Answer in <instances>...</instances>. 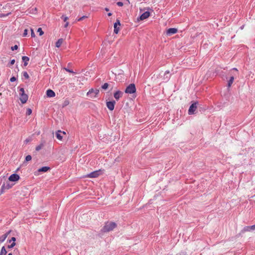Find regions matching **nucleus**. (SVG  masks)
<instances>
[{
  "instance_id": "nucleus-49",
  "label": "nucleus",
  "mask_w": 255,
  "mask_h": 255,
  "mask_svg": "<svg viewBox=\"0 0 255 255\" xmlns=\"http://www.w3.org/2000/svg\"><path fill=\"white\" fill-rule=\"evenodd\" d=\"M16 71H19V68H18V67L17 66H16Z\"/></svg>"
},
{
  "instance_id": "nucleus-39",
  "label": "nucleus",
  "mask_w": 255,
  "mask_h": 255,
  "mask_svg": "<svg viewBox=\"0 0 255 255\" xmlns=\"http://www.w3.org/2000/svg\"><path fill=\"white\" fill-rule=\"evenodd\" d=\"M27 32H28V30L27 29H25L24 30V32L23 33V37H25L27 36Z\"/></svg>"
},
{
  "instance_id": "nucleus-37",
  "label": "nucleus",
  "mask_w": 255,
  "mask_h": 255,
  "mask_svg": "<svg viewBox=\"0 0 255 255\" xmlns=\"http://www.w3.org/2000/svg\"><path fill=\"white\" fill-rule=\"evenodd\" d=\"M17 79V78L14 77V76H12L10 78V81L11 82H13L14 81H15Z\"/></svg>"
},
{
  "instance_id": "nucleus-35",
  "label": "nucleus",
  "mask_w": 255,
  "mask_h": 255,
  "mask_svg": "<svg viewBox=\"0 0 255 255\" xmlns=\"http://www.w3.org/2000/svg\"><path fill=\"white\" fill-rule=\"evenodd\" d=\"M30 31H31V36L32 37H35V33L34 32V30L32 28H31L30 29Z\"/></svg>"
},
{
  "instance_id": "nucleus-27",
  "label": "nucleus",
  "mask_w": 255,
  "mask_h": 255,
  "mask_svg": "<svg viewBox=\"0 0 255 255\" xmlns=\"http://www.w3.org/2000/svg\"><path fill=\"white\" fill-rule=\"evenodd\" d=\"M22 76L26 79H28L29 78V76L26 71H23L22 72Z\"/></svg>"
},
{
  "instance_id": "nucleus-32",
  "label": "nucleus",
  "mask_w": 255,
  "mask_h": 255,
  "mask_svg": "<svg viewBox=\"0 0 255 255\" xmlns=\"http://www.w3.org/2000/svg\"><path fill=\"white\" fill-rule=\"evenodd\" d=\"M18 46L17 45H15L14 46H11V48H10V49L12 50V51H14L15 50H17L18 49Z\"/></svg>"
},
{
  "instance_id": "nucleus-1",
  "label": "nucleus",
  "mask_w": 255,
  "mask_h": 255,
  "mask_svg": "<svg viewBox=\"0 0 255 255\" xmlns=\"http://www.w3.org/2000/svg\"><path fill=\"white\" fill-rule=\"evenodd\" d=\"M117 227V225L114 222H107L104 227L101 229L100 232L102 234L108 233L113 231Z\"/></svg>"
},
{
  "instance_id": "nucleus-6",
  "label": "nucleus",
  "mask_w": 255,
  "mask_h": 255,
  "mask_svg": "<svg viewBox=\"0 0 255 255\" xmlns=\"http://www.w3.org/2000/svg\"><path fill=\"white\" fill-rule=\"evenodd\" d=\"M102 171L101 169L96 170L86 175L87 177L89 178H96L102 174Z\"/></svg>"
},
{
  "instance_id": "nucleus-8",
  "label": "nucleus",
  "mask_w": 255,
  "mask_h": 255,
  "mask_svg": "<svg viewBox=\"0 0 255 255\" xmlns=\"http://www.w3.org/2000/svg\"><path fill=\"white\" fill-rule=\"evenodd\" d=\"M121 25L120 20L119 19H117L116 21L114 24V32L116 34L118 33L120 31V27L119 26Z\"/></svg>"
},
{
  "instance_id": "nucleus-4",
  "label": "nucleus",
  "mask_w": 255,
  "mask_h": 255,
  "mask_svg": "<svg viewBox=\"0 0 255 255\" xmlns=\"http://www.w3.org/2000/svg\"><path fill=\"white\" fill-rule=\"evenodd\" d=\"M99 94V90L97 89H90L87 93V96L91 98H95L98 97Z\"/></svg>"
},
{
  "instance_id": "nucleus-16",
  "label": "nucleus",
  "mask_w": 255,
  "mask_h": 255,
  "mask_svg": "<svg viewBox=\"0 0 255 255\" xmlns=\"http://www.w3.org/2000/svg\"><path fill=\"white\" fill-rule=\"evenodd\" d=\"M50 170V167L49 166H43L38 169L37 171L39 172H46Z\"/></svg>"
},
{
  "instance_id": "nucleus-20",
  "label": "nucleus",
  "mask_w": 255,
  "mask_h": 255,
  "mask_svg": "<svg viewBox=\"0 0 255 255\" xmlns=\"http://www.w3.org/2000/svg\"><path fill=\"white\" fill-rule=\"evenodd\" d=\"M234 80V77L231 76L229 79V80L228 82V87H231V85L233 84Z\"/></svg>"
},
{
  "instance_id": "nucleus-43",
  "label": "nucleus",
  "mask_w": 255,
  "mask_h": 255,
  "mask_svg": "<svg viewBox=\"0 0 255 255\" xmlns=\"http://www.w3.org/2000/svg\"><path fill=\"white\" fill-rule=\"evenodd\" d=\"M250 229L251 231L255 230V225L250 226Z\"/></svg>"
},
{
  "instance_id": "nucleus-52",
  "label": "nucleus",
  "mask_w": 255,
  "mask_h": 255,
  "mask_svg": "<svg viewBox=\"0 0 255 255\" xmlns=\"http://www.w3.org/2000/svg\"><path fill=\"white\" fill-rule=\"evenodd\" d=\"M8 255H12L11 253H9Z\"/></svg>"
},
{
  "instance_id": "nucleus-3",
  "label": "nucleus",
  "mask_w": 255,
  "mask_h": 255,
  "mask_svg": "<svg viewBox=\"0 0 255 255\" xmlns=\"http://www.w3.org/2000/svg\"><path fill=\"white\" fill-rule=\"evenodd\" d=\"M19 88V95H20V101L22 104H25L28 100V96L26 94L24 93V89L23 88Z\"/></svg>"
},
{
  "instance_id": "nucleus-47",
  "label": "nucleus",
  "mask_w": 255,
  "mask_h": 255,
  "mask_svg": "<svg viewBox=\"0 0 255 255\" xmlns=\"http://www.w3.org/2000/svg\"><path fill=\"white\" fill-rule=\"evenodd\" d=\"M105 10L106 11H108L109 10V8H108V7H106V8H105Z\"/></svg>"
},
{
  "instance_id": "nucleus-29",
  "label": "nucleus",
  "mask_w": 255,
  "mask_h": 255,
  "mask_svg": "<svg viewBox=\"0 0 255 255\" xmlns=\"http://www.w3.org/2000/svg\"><path fill=\"white\" fill-rule=\"evenodd\" d=\"M31 159H32L31 156L30 155H28L25 157V161H26V162L29 161L31 160Z\"/></svg>"
},
{
  "instance_id": "nucleus-40",
  "label": "nucleus",
  "mask_w": 255,
  "mask_h": 255,
  "mask_svg": "<svg viewBox=\"0 0 255 255\" xmlns=\"http://www.w3.org/2000/svg\"><path fill=\"white\" fill-rule=\"evenodd\" d=\"M64 69L68 72L72 73H75V72H74V71L72 70L69 69L67 68H64Z\"/></svg>"
},
{
  "instance_id": "nucleus-30",
  "label": "nucleus",
  "mask_w": 255,
  "mask_h": 255,
  "mask_svg": "<svg viewBox=\"0 0 255 255\" xmlns=\"http://www.w3.org/2000/svg\"><path fill=\"white\" fill-rule=\"evenodd\" d=\"M37 32L39 33L40 36L42 35L44 33V32L43 31L42 28L40 27L38 28Z\"/></svg>"
},
{
  "instance_id": "nucleus-42",
  "label": "nucleus",
  "mask_w": 255,
  "mask_h": 255,
  "mask_svg": "<svg viewBox=\"0 0 255 255\" xmlns=\"http://www.w3.org/2000/svg\"><path fill=\"white\" fill-rule=\"evenodd\" d=\"M117 4L119 6H123V2L121 1H119L117 3Z\"/></svg>"
},
{
  "instance_id": "nucleus-31",
  "label": "nucleus",
  "mask_w": 255,
  "mask_h": 255,
  "mask_svg": "<svg viewBox=\"0 0 255 255\" xmlns=\"http://www.w3.org/2000/svg\"><path fill=\"white\" fill-rule=\"evenodd\" d=\"M61 18L62 19H63L64 21H66V20L68 19V17L66 16V15H62L61 16Z\"/></svg>"
},
{
  "instance_id": "nucleus-25",
  "label": "nucleus",
  "mask_w": 255,
  "mask_h": 255,
  "mask_svg": "<svg viewBox=\"0 0 255 255\" xmlns=\"http://www.w3.org/2000/svg\"><path fill=\"white\" fill-rule=\"evenodd\" d=\"M109 85L108 83H105L101 86V88L104 90H107L109 87Z\"/></svg>"
},
{
  "instance_id": "nucleus-15",
  "label": "nucleus",
  "mask_w": 255,
  "mask_h": 255,
  "mask_svg": "<svg viewBox=\"0 0 255 255\" xmlns=\"http://www.w3.org/2000/svg\"><path fill=\"white\" fill-rule=\"evenodd\" d=\"M46 95L47 97L52 98L55 96V93L52 90L48 89L46 91Z\"/></svg>"
},
{
  "instance_id": "nucleus-24",
  "label": "nucleus",
  "mask_w": 255,
  "mask_h": 255,
  "mask_svg": "<svg viewBox=\"0 0 255 255\" xmlns=\"http://www.w3.org/2000/svg\"><path fill=\"white\" fill-rule=\"evenodd\" d=\"M43 146H44V144L43 143H41L36 146L35 150L38 151L40 150Z\"/></svg>"
},
{
  "instance_id": "nucleus-19",
  "label": "nucleus",
  "mask_w": 255,
  "mask_h": 255,
  "mask_svg": "<svg viewBox=\"0 0 255 255\" xmlns=\"http://www.w3.org/2000/svg\"><path fill=\"white\" fill-rule=\"evenodd\" d=\"M63 41V39L62 38L59 39L55 43V46L57 48H59L61 46Z\"/></svg>"
},
{
  "instance_id": "nucleus-38",
  "label": "nucleus",
  "mask_w": 255,
  "mask_h": 255,
  "mask_svg": "<svg viewBox=\"0 0 255 255\" xmlns=\"http://www.w3.org/2000/svg\"><path fill=\"white\" fill-rule=\"evenodd\" d=\"M32 113V110L31 109L28 108L27 109L26 115H30Z\"/></svg>"
},
{
  "instance_id": "nucleus-46",
  "label": "nucleus",
  "mask_w": 255,
  "mask_h": 255,
  "mask_svg": "<svg viewBox=\"0 0 255 255\" xmlns=\"http://www.w3.org/2000/svg\"><path fill=\"white\" fill-rule=\"evenodd\" d=\"M112 15V13H111V12H109V13H108V16H110Z\"/></svg>"
},
{
  "instance_id": "nucleus-51",
  "label": "nucleus",
  "mask_w": 255,
  "mask_h": 255,
  "mask_svg": "<svg viewBox=\"0 0 255 255\" xmlns=\"http://www.w3.org/2000/svg\"><path fill=\"white\" fill-rule=\"evenodd\" d=\"M36 10H37L36 8H35L34 9V11H36Z\"/></svg>"
},
{
  "instance_id": "nucleus-2",
  "label": "nucleus",
  "mask_w": 255,
  "mask_h": 255,
  "mask_svg": "<svg viewBox=\"0 0 255 255\" xmlns=\"http://www.w3.org/2000/svg\"><path fill=\"white\" fill-rule=\"evenodd\" d=\"M11 14V6L10 3L5 4L0 9V17L7 16Z\"/></svg>"
},
{
  "instance_id": "nucleus-21",
  "label": "nucleus",
  "mask_w": 255,
  "mask_h": 255,
  "mask_svg": "<svg viewBox=\"0 0 255 255\" xmlns=\"http://www.w3.org/2000/svg\"><path fill=\"white\" fill-rule=\"evenodd\" d=\"M61 132V130H58L56 133V137H57V139H58L59 140H62V136L60 134Z\"/></svg>"
},
{
  "instance_id": "nucleus-14",
  "label": "nucleus",
  "mask_w": 255,
  "mask_h": 255,
  "mask_svg": "<svg viewBox=\"0 0 255 255\" xmlns=\"http://www.w3.org/2000/svg\"><path fill=\"white\" fill-rule=\"evenodd\" d=\"M171 74H170V72L169 70H166L165 72H164V75H163V79L166 80V81H168L170 78V76H171Z\"/></svg>"
},
{
  "instance_id": "nucleus-13",
  "label": "nucleus",
  "mask_w": 255,
  "mask_h": 255,
  "mask_svg": "<svg viewBox=\"0 0 255 255\" xmlns=\"http://www.w3.org/2000/svg\"><path fill=\"white\" fill-rule=\"evenodd\" d=\"M123 92L118 90L114 94V97L117 101H118L123 95Z\"/></svg>"
},
{
  "instance_id": "nucleus-22",
  "label": "nucleus",
  "mask_w": 255,
  "mask_h": 255,
  "mask_svg": "<svg viewBox=\"0 0 255 255\" xmlns=\"http://www.w3.org/2000/svg\"><path fill=\"white\" fill-rule=\"evenodd\" d=\"M251 230L250 229V226H245L244 227L243 230H242V233H245L246 232H251Z\"/></svg>"
},
{
  "instance_id": "nucleus-28",
  "label": "nucleus",
  "mask_w": 255,
  "mask_h": 255,
  "mask_svg": "<svg viewBox=\"0 0 255 255\" xmlns=\"http://www.w3.org/2000/svg\"><path fill=\"white\" fill-rule=\"evenodd\" d=\"M13 185V184H10L9 183H7L6 184H5V188H6V189H9L12 188Z\"/></svg>"
},
{
  "instance_id": "nucleus-23",
  "label": "nucleus",
  "mask_w": 255,
  "mask_h": 255,
  "mask_svg": "<svg viewBox=\"0 0 255 255\" xmlns=\"http://www.w3.org/2000/svg\"><path fill=\"white\" fill-rule=\"evenodd\" d=\"M7 251H6L5 247L3 246L1 248L0 252V255H6Z\"/></svg>"
},
{
  "instance_id": "nucleus-26",
  "label": "nucleus",
  "mask_w": 255,
  "mask_h": 255,
  "mask_svg": "<svg viewBox=\"0 0 255 255\" xmlns=\"http://www.w3.org/2000/svg\"><path fill=\"white\" fill-rule=\"evenodd\" d=\"M6 188H5V183H3L0 189V195L3 194L4 192V190Z\"/></svg>"
},
{
  "instance_id": "nucleus-7",
  "label": "nucleus",
  "mask_w": 255,
  "mask_h": 255,
  "mask_svg": "<svg viewBox=\"0 0 255 255\" xmlns=\"http://www.w3.org/2000/svg\"><path fill=\"white\" fill-rule=\"evenodd\" d=\"M198 103L197 102H194L192 103L188 110V114L189 115H193L195 114V112L196 110L197 109V105Z\"/></svg>"
},
{
  "instance_id": "nucleus-17",
  "label": "nucleus",
  "mask_w": 255,
  "mask_h": 255,
  "mask_svg": "<svg viewBox=\"0 0 255 255\" xmlns=\"http://www.w3.org/2000/svg\"><path fill=\"white\" fill-rule=\"evenodd\" d=\"M11 231H9L7 232H6L5 234L2 235L0 237V243H2L4 241V240L6 239L8 235L10 233Z\"/></svg>"
},
{
  "instance_id": "nucleus-12",
  "label": "nucleus",
  "mask_w": 255,
  "mask_h": 255,
  "mask_svg": "<svg viewBox=\"0 0 255 255\" xmlns=\"http://www.w3.org/2000/svg\"><path fill=\"white\" fill-rule=\"evenodd\" d=\"M177 31V29L176 28H170L167 30L166 34L167 35L170 36L172 34L176 33Z\"/></svg>"
},
{
  "instance_id": "nucleus-9",
  "label": "nucleus",
  "mask_w": 255,
  "mask_h": 255,
  "mask_svg": "<svg viewBox=\"0 0 255 255\" xmlns=\"http://www.w3.org/2000/svg\"><path fill=\"white\" fill-rule=\"evenodd\" d=\"M19 179H20V176H19V175H18L17 174H16V173H13V174H11L8 177L9 181H12V182L17 181L19 180Z\"/></svg>"
},
{
  "instance_id": "nucleus-5",
  "label": "nucleus",
  "mask_w": 255,
  "mask_h": 255,
  "mask_svg": "<svg viewBox=\"0 0 255 255\" xmlns=\"http://www.w3.org/2000/svg\"><path fill=\"white\" fill-rule=\"evenodd\" d=\"M125 92L126 93L130 94L135 93L136 92V87L135 84L133 83L130 84L127 87Z\"/></svg>"
},
{
  "instance_id": "nucleus-10",
  "label": "nucleus",
  "mask_w": 255,
  "mask_h": 255,
  "mask_svg": "<svg viewBox=\"0 0 255 255\" xmlns=\"http://www.w3.org/2000/svg\"><path fill=\"white\" fill-rule=\"evenodd\" d=\"M116 102L114 100L112 101H108L106 102V106L108 109L110 111H113L115 108Z\"/></svg>"
},
{
  "instance_id": "nucleus-48",
  "label": "nucleus",
  "mask_w": 255,
  "mask_h": 255,
  "mask_svg": "<svg viewBox=\"0 0 255 255\" xmlns=\"http://www.w3.org/2000/svg\"><path fill=\"white\" fill-rule=\"evenodd\" d=\"M16 71H19V68H18V67L17 66H16Z\"/></svg>"
},
{
  "instance_id": "nucleus-34",
  "label": "nucleus",
  "mask_w": 255,
  "mask_h": 255,
  "mask_svg": "<svg viewBox=\"0 0 255 255\" xmlns=\"http://www.w3.org/2000/svg\"><path fill=\"white\" fill-rule=\"evenodd\" d=\"M87 17H87V16H86V15H84V16H82V17H80L79 18H78V19H77V20H78V21H82V20H84V19H85V18H87Z\"/></svg>"
},
{
  "instance_id": "nucleus-33",
  "label": "nucleus",
  "mask_w": 255,
  "mask_h": 255,
  "mask_svg": "<svg viewBox=\"0 0 255 255\" xmlns=\"http://www.w3.org/2000/svg\"><path fill=\"white\" fill-rule=\"evenodd\" d=\"M15 246V243L12 242V244L7 246V248L9 249L13 248Z\"/></svg>"
},
{
  "instance_id": "nucleus-36",
  "label": "nucleus",
  "mask_w": 255,
  "mask_h": 255,
  "mask_svg": "<svg viewBox=\"0 0 255 255\" xmlns=\"http://www.w3.org/2000/svg\"><path fill=\"white\" fill-rule=\"evenodd\" d=\"M15 62V59H12V60H11L10 61L9 63V64L8 65V66L9 67H10V65H13V64H14Z\"/></svg>"
},
{
  "instance_id": "nucleus-53",
  "label": "nucleus",
  "mask_w": 255,
  "mask_h": 255,
  "mask_svg": "<svg viewBox=\"0 0 255 255\" xmlns=\"http://www.w3.org/2000/svg\"><path fill=\"white\" fill-rule=\"evenodd\" d=\"M243 27H244V26H241V29H243Z\"/></svg>"
},
{
  "instance_id": "nucleus-41",
  "label": "nucleus",
  "mask_w": 255,
  "mask_h": 255,
  "mask_svg": "<svg viewBox=\"0 0 255 255\" xmlns=\"http://www.w3.org/2000/svg\"><path fill=\"white\" fill-rule=\"evenodd\" d=\"M16 241V238L15 237H12L10 240H8V242L10 243L11 242L15 243Z\"/></svg>"
},
{
  "instance_id": "nucleus-11",
  "label": "nucleus",
  "mask_w": 255,
  "mask_h": 255,
  "mask_svg": "<svg viewBox=\"0 0 255 255\" xmlns=\"http://www.w3.org/2000/svg\"><path fill=\"white\" fill-rule=\"evenodd\" d=\"M150 16V12L148 11H145L143 13H142L139 17L137 18V20H143L147 18H148Z\"/></svg>"
},
{
  "instance_id": "nucleus-50",
  "label": "nucleus",
  "mask_w": 255,
  "mask_h": 255,
  "mask_svg": "<svg viewBox=\"0 0 255 255\" xmlns=\"http://www.w3.org/2000/svg\"><path fill=\"white\" fill-rule=\"evenodd\" d=\"M233 70H236V71H238V69L236 68H233L232 69Z\"/></svg>"
},
{
  "instance_id": "nucleus-44",
  "label": "nucleus",
  "mask_w": 255,
  "mask_h": 255,
  "mask_svg": "<svg viewBox=\"0 0 255 255\" xmlns=\"http://www.w3.org/2000/svg\"><path fill=\"white\" fill-rule=\"evenodd\" d=\"M31 141V139L30 138H26L25 140H24V143H25L26 144L28 142H30Z\"/></svg>"
},
{
  "instance_id": "nucleus-45",
  "label": "nucleus",
  "mask_w": 255,
  "mask_h": 255,
  "mask_svg": "<svg viewBox=\"0 0 255 255\" xmlns=\"http://www.w3.org/2000/svg\"><path fill=\"white\" fill-rule=\"evenodd\" d=\"M69 24V23L68 22H66V23L64 25V27H67Z\"/></svg>"
},
{
  "instance_id": "nucleus-18",
  "label": "nucleus",
  "mask_w": 255,
  "mask_h": 255,
  "mask_svg": "<svg viewBox=\"0 0 255 255\" xmlns=\"http://www.w3.org/2000/svg\"><path fill=\"white\" fill-rule=\"evenodd\" d=\"M22 61L23 62L24 66H26L28 65V61H29V58L26 56H23L22 57Z\"/></svg>"
}]
</instances>
